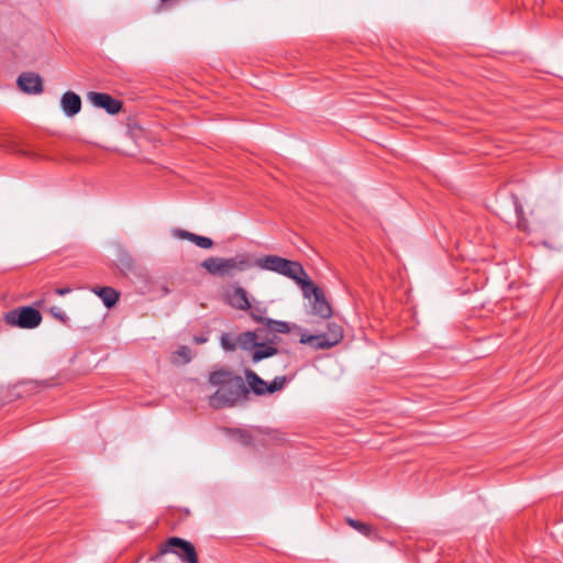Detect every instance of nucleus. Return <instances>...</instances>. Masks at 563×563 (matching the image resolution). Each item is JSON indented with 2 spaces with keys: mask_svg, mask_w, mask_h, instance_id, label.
Here are the masks:
<instances>
[{
  "mask_svg": "<svg viewBox=\"0 0 563 563\" xmlns=\"http://www.w3.org/2000/svg\"><path fill=\"white\" fill-rule=\"evenodd\" d=\"M275 339H276V334H274L272 339H267L269 344L258 342V345H256V347L253 352V355H252V361L254 363H257L264 358H267V357L278 354V352H279L278 349L273 345L275 343Z\"/></svg>",
  "mask_w": 563,
  "mask_h": 563,
  "instance_id": "obj_14",
  "label": "nucleus"
},
{
  "mask_svg": "<svg viewBox=\"0 0 563 563\" xmlns=\"http://www.w3.org/2000/svg\"><path fill=\"white\" fill-rule=\"evenodd\" d=\"M51 313L63 323H66L69 319L58 307H53Z\"/></svg>",
  "mask_w": 563,
  "mask_h": 563,
  "instance_id": "obj_22",
  "label": "nucleus"
},
{
  "mask_svg": "<svg viewBox=\"0 0 563 563\" xmlns=\"http://www.w3.org/2000/svg\"><path fill=\"white\" fill-rule=\"evenodd\" d=\"M71 292V288L69 287H59L55 289V294L58 296H65Z\"/></svg>",
  "mask_w": 563,
  "mask_h": 563,
  "instance_id": "obj_24",
  "label": "nucleus"
},
{
  "mask_svg": "<svg viewBox=\"0 0 563 563\" xmlns=\"http://www.w3.org/2000/svg\"><path fill=\"white\" fill-rule=\"evenodd\" d=\"M245 378L247 382L249 391L252 390L255 395L263 396L265 394H274L282 390L286 383L289 380L286 376H276L272 383H266L254 371L246 369Z\"/></svg>",
  "mask_w": 563,
  "mask_h": 563,
  "instance_id": "obj_7",
  "label": "nucleus"
},
{
  "mask_svg": "<svg viewBox=\"0 0 563 563\" xmlns=\"http://www.w3.org/2000/svg\"><path fill=\"white\" fill-rule=\"evenodd\" d=\"M168 553L175 554L183 563H199L195 545L179 537H169L165 542L161 543L157 554L152 556L151 560L157 561Z\"/></svg>",
  "mask_w": 563,
  "mask_h": 563,
  "instance_id": "obj_4",
  "label": "nucleus"
},
{
  "mask_svg": "<svg viewBox=\"0 0 563 563\" xmlns=\"http://www.w3.org/2000/svg\"><path fill=\"white\" fill-rule=\"evenodd\" d=\"M251 312H254L256 316H260V313L266 312L265 308L254 307Z\"/></svg>",
  "mask_w": 563,
  "mask_h": 563,
  "instance_id": "obj_27",
  "label": "nucleus"
},
{
  "mask_svg": "<svg viewBox=\"0 0 563 563\" xmlns=\"http://www.w3.org/2000/svg\"><path fill=\"white\" fill-rule=\"evenodd\" d=\"M227 302L238 310L247 311L252 309L247 291L241 286H234L233 289L227 294Z\"/></svg>",
  "mask_w": 563,
  "mask_h": 563,
  "instance_id": "obj_10",
  "label": "nucleus"
},
{
  "mask_svg": "<svg viewBox=\"0 0 563 563\" xmlns=\"http://www.w3.org/2000/svg\"><path fill=\"white\" fill-rule=\"evenodd\" d=\"M253 320L263 324L265 330H268L274 333H288L290 331V327L285 321L273 320L269 318H264L262 316H256L254 312L250 313ZM264 331V329H262Z\"/></svg>",
  "mask_w": 563,
  "mask_h": 563,
  "instance_id": "obj_12",
  "label": "nucleus"
},
{
  "mask_svg": "<svg viewBox=\"0 0 563 563\" xmlns=\"http://www.w3.org/2000/svg\"><path fill=\"white\" fill-rule=\"evenodd\" d=\"M345 522L351 528L355 529L356 531H358L360 533H362L365 537H371L372 533H373V528L369 525L365 523V522L355 520V519L350 518V517H347L345 519Z\"/></svg>",
  "mask_w": 563,
  "mask_h": 563,
  "instance_id": "obj_19",
  "label": "nucleus"
},
{
  "mask_svg": "<svg viewBox=\"0 0 563 563\" xmlns=\"http://www.w3.org/2000/svg\"><path fill=\"white\" fill-rule=\"evenodd\" d=\"M333 346L339 344L343 339V329L340 324L333 321L327 323V332H322Z\"/></svg>",
  "mask_w": 563,
  "mask_h": 563,
  "instance_id": "obj_17",
  "label": "nucleus"
},
{
  "mask_svg": "<svg viewBox=\"0 0 563 563\" xmlns=\"http://www.w3.org/2000/svg\"><path fill=\"white\" fill-rule=\"evenodd\" d=\"M298 285L302 289L305 298L310 300V314L320 317L321 319H330L332 317V307L328 302L324 292L309 277H303Z\"/></svg>",
  "mask_w": 563,
  "mask_h": 563,
  "instance_id": "obj_5",
  "label": "nucleus"
},
{
  "mask_svg": "<svg viewBox=\"0 0 563 563\" xmlns=\"http://www.w3.org/2000/svg\"><path fill=\"white\" fill-rule=\"evenodd\" d=\"M208 341V338L205 335L194 336V342L197 344H203Z\"/></svg>",
  "mask_w": 563,
  "mask_h": 563,
  "instance_id": "obj_25",
  "label": "nucleus"
},
{
  "mask_svg": "<svg viewBox=\"0 0 563 563\" xmlns=\"http://www.w3.org/2000/svg\"><path fill=\"white\" fill-rule=\"evenodd\" d=\"M263 332L262 329L257 331H246L236 336L238 347L244 351L255 350L256 345H258L257 339Z\"/></svg>",
  "mask_w": 563,
  "mask_h": 563,
  "instance_id": "obj_15",
  "label": "nucleus"
},
{
  "mask_svg": "<svg viewBox=\"0 0 563 563\" xmlns=\"http://www.w3.org/2000/svg\"><path fill=\"white\" fill-rule=\"evenodd\" d=\"M19 88L30 95L41 93L43 91V80L40 75L34 73H23L18 78Z\"/></svg>",
  "mask_w": 563,
  "mask_h": 563,
  "instance_id": "obj_9",
  "label": "nucleus"
},
{
  "mask_svg": "<svg viewBox=\"0 0 563 563\" xmlns=\"http://www.w3.org/2000/svg\"><path fill=\"white\" fill-rule=\"evenodd\" d=\"M87 99L95 107L104 109L109 114H117L122 109V102L109 93L91 91L87 95Z\"/></svg>",
  "mask_w": 563,
  "mask_h": 563,
  "instance_id": "obj_8",
  "label": "nucleus"
},
{
  "mask_svg": "<svg viewBox=\"0 0 563 563\" xmlns=\"http://www.w3.org/2000/svg\"><path fill=\"white\" fill-rule=\"evenodd\" d=\"M299 342L301 344L310 345L314 350H328V349L333 347L330 340H328L323 333H318V334L302 333L300 335Z\"/></svg>",
  "mask_w": 563,
  "mask_h": 563,
  "instance_id": "obj_13",
  "label": "nucleus"
},
{
  "mask_svg": "<svg viewBox=\"0 0 563 563\" xmlns=\"http://www.w3.org/2000/svg\"><path fill=\"white\" fill-rule=\"evenodd\" d=\"M7 324L21 329H34L42 322L41 312L32 306L9 310L3 317Z\"/></svg>",
  "mask_w": 563,
  "mask_h": 563,
  "instance_id": "obj_6",
  "label": "nucleus"
},
{
  "mask_svg": "<svg viewBox=\"0 0 563 563\" xmlns=\"http://www.w3.org/2000/svg\"><path fill=\"white\" fill-rule=\"evenodd\" d=\"M172 361L175 364L179 363V361L183 364L189 363L191 361L190 349L187 346H180L177 351L174 352Z\"/></svg>",
  "mask_w": 563,
  "mask_h": 563,
  "instance_id": "obj_20",
  "label": "nucleus"
},
{
  "mask_svg": "<svg viewBox=\"0 0 563 563\" xmlns=\"http://www.w3.org/2000/svg\"><path fill=\"white\" fill-rule=\"evenodd\" d=\"M253 267H258L263 271H269L279 275L286 276L298 283L307 273L299 262L290 261L278 255H264L253 261Z\"/></svg>",
  "mask_w": 563,
  "mask_h": 563,
  "instance_id": "obj_2",
  "label": "nucleus"
},
{
  "mask_svg": "<svg viewBox=\"0 0 563 563\" xmlns=\"http://www.w3.org/2000/svg\"><path fill=\"white\" fill-rule=\"evenodd\" d=\"M60 107L67 117H74L81 110V98L74 91H66L60 98Z\"/></svg>",
  "mask_w": 563,
  "mask_h": 563,
  "instance_id": "obj_11",
  "label": "nucleus"
},
{
  "mask_svg": "<svg viewBox=\"0 0 563 563\" xmlns=\"http://www.w3.org/2000/svg\"><path fill=\"white\" fill-rule=\"evenodd\" d=\"M209 274L213 276H234L236 272H244L253 267V260L250 255H236L234 257H208L201 263Z\"/></svg>",
  "mask_w": 563,
  "mask_h": 563,
  "instance_id": "obj_3",
  "label": "nucleus"
},
{
  "mask_svg": "<svg viewBox=\"0 0 563 563\" xmlns=\"http://www.w3.org/2000/svg\"><path fill=\"white\" fill-rule=\"evenodd\" d=\"M291 360V355L288 352H285V358L283 361L284 368H287Z\"/></svg>",
  "mask_w": 563,
  "mask_h": 563,
  "instance_id": "obj_26",
  "label": "nucleus"
},
{
  "mask_svg": "<svg viewBox=\"0 0 563 563\" xmlns=\"http://www.w3.org/2000/svg\"><path fill=\"white\" fill-rule=\"evenodd\" d=\"M220 344L225 351H234L238 347V340L229 333H222Z\"/></svg>",
  "mask_w": 563,
  "mask_h": 563,
  "instance_id": "obj_21",
  "label": "nucleus"
},
{
  "mask_svg": "<svg viewBox=\"0 0 563 563\" xmlns=\"http://www.w3.org/2000/svg\"><path fill=\"white\" fill-rule=\"evenodd\" d=\"M8 151H11L13 153H19V154H22V155H29V153L24 152V151H21L18 148V145L15 143H10L8 146H7Z\"/></svg>",
  "mask_w": 563,
  "mask_h": 563,
  "instance_id": "obj_23",
  "label": "nucleus"
},
{
  "mask_svg": "<svg viewBox=\"0 0 563 563\" xmlns=\"http://www.w3.org/2000/svg\"><path fill=\"white\" fill-rule=\"evenodd\" d=\"M176 235L179 236L180 239L188 240L195 243L197 246L201 249H210L213 246V241L208 236L198 235L196 233L185 230H177Z\"/></svg>",
  "mask_w": 563,
  "mask_h": 563,
  "instance_id": "obj_16",
  "label": "nucleus"
},
{
  "mask_svg": "<svg viewBox=\"0 0 563 563\" xmlns=\"http://www.w3.org/2000/svg\"><path fill=\"white\" fill-rule=\"evenodd\" d=\"M95 292L102 299L107 308L113 307L119 299V294L111 287H101Z\"/></svg>",
  "mask_w": 563,
  "mask_h": 563,
  "instance_id": "obj_18",
  "label": "nucleus"
},
{
  "mask_svg": "<svg viewBox=\"0 0 563 563\" xmlns=\"http://www.w3.org/2000/svg\"><path fill=\"white\" fill-rule=\"evenodd\" d=\"M208 382L218 387V390L209 397V405L212 408L233 407L249 398V388L243 378L230 369L220 368L211 372Z\"/></svg>",
  "mask_w": 563,
  "mask_h": 563,
  "instance_id": "obj_1",
  "label": "nucleus"
}]
</instances>
